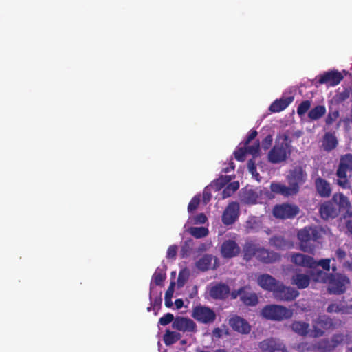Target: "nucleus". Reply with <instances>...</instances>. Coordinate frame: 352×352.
Segmentation results:
<instances>
[{
    "instance_id": "1",
    "label": "nucleus",
    "mask_w": 352,
    "mask_h": 352,
    "mask_svg": "<svg viewBox=\"0 0 352 352\" xmlns=\"http://www.w3.org/2000/svg\"><path fill=\"white\" fill-rule=\"evenodd\" d=\"M254 257L266 264L273 263L280 258L279 254L261 247L253 241H247L243 247V258L245 261H249Z\"/></svg>"
},
{
    "instance_id": "2",
    "label": "nucleus",
    "mask_w": 352,
    "mask_h": 352,
    "mask_svg": "<svg viewBox=\"0 0 352 352\" xmlns=\"http://www.w3.org/2000/svg\"><path fill=\"white\" fill-rule=\"evenodd\" d=\"M258 285L263 289L272 292L277 300H286V286L268 274H260L257 277Z\"/></svg>"
},
{
    "instance_id": "3",
    "label": "nucleus",
    "mask_w": 352,
    "mask_h": 352,
    "mask_svg": "<svg viewBox=\"0 0 352 352\" xmlns=\"http://www.w3.org/2000/svg\"><path fill=\"white\" fill-rule=\"evenodd\" d=\"M320 238L321 234L317 228L305 227L298 232L300 250L307 253H314L316 243Z\"/></svg>"
},
{
    "instance_id": "4",
    "label": "nucleus",
    "mask_w": 352,
    "mask_h": 352,
    "mask_svg": "<svg viewBox=\"0 0 352 352\" xmlns=\"http://www.w3.org/2000/svg\"><path fill=\"white\" fill-rule=\"evenodd\" d=\"M347 172H352V154L342 155L336 175L338 178L337 184L342 188H349L350 182L347 178Z\"/></svg>"
},
{
    "instance_id": "5",
    "label": "nucleus",
    "mask_w": 352,
    "mask_h": 352,
    "mask_svg": "<svg viewBox=\"0 0 352 352\" xmlns=\"http://www.w3.org/2000/svg\"><path fill=\"white\" fill-rule=\"evenodd\" d=\"M289 186H287V196L296 194L299 190L300 185L302 184L307 179V173L300 166H295L287 176Z\"/></svg>"
},
{
    "instance_id": "6",
    "label": "nucleus",
    "mask_w": 352,
    "mask_h": 352,
    "mask_svg": "<svg viewBox=\"0 0 352 352\" xmlns=\"http://www.w3.org/2000/svg\"><path fill=\"white\" fill-rule=\"evenodd\" d=\"M329 284L328 292L331 294L340 295L345 293L346 285L350 284L349 278L341 273H335L331 275Z\"/></svg>"
},
{
    "instance_id": "7",
    "label": "nucleus",
    "mask_w": 352,
    "mask_h": 352,
    "mask_svg": "<svg viewBox=\"0 0 352 352\" xmlns=\"http://www.w3.org/2000/svg\"><path fill=\"white\" fill-rule=\"evenodd\" d=\"M319 212L321 218L324 220L336 218L339 215L337 195H334L331 200L322 204L319 208Z\"/></svg>"
},
{
    "instance_id": "8",
    "label": "nucleus",
    "mask_w": 352,
    "mask_h": 352,
    "mask_svg": "<svg viewBox=\"0 0 352 352\" xmlns=\"http://www.w3.org/2000/svg\"><path fill=\"white\" fill-rule=\"evenodd\" d=\"M344 76L341 72L338 70H329L324 72L316 76L317 83L319 85H326L328 87H335L340 83Z\"/></svg>"
},
{
    "instance_id": "9",
    "label": "nucleus",
    "mask_w": 352,
    "mask_h": 352,
    "mask_svg": "<svg viewBox=\"0 0 352 352\" xmlns=\"http://www.w3.org/2000/svg\"><path fill=\"white\" fill-rule=\"evenodd\" d=\"M263 318L274 321H280L286 317V307L277 305H268L261 310Z\"/></svg>"
},
{
    "instance_id": "10",
    "label": "nucleus",
    "mask_w": 352,
    "mask_h": 352,
    "mask_svg": "<svg viewBox=\"0 0 352 352\" xmlns=\"http://www.w3.org/2000/svg\"><path fill=\"white\" fill-rule=\"evenodd\" d=\"M192 316L203 324L212 323L216 319V314L211 308L201 305L193 309Z\"/></svg>"
},
{
    "instance_id": "11",
    "label": "nucleus",
    "mask_w": 352,
    "mask_h": 352,
    "mask_svg": "<svg viewBox=\"0 0 352 352\" xmlns=\"http://www.w3.org/2000/svg\"><path fill=\"white\" fill-rule=\"evenodd\" d=\"M332 327L333 322L329 317L320 316L314 322L311 336L314 338L320 337L324 333V330L329 329Z\"/></svg>"
},
{
    "instance_id": "12",
    "label": "nucleus",
    "mask_w": 352,
    "mask_h": 352,
    "mask_svg": "<svg viewBox=\"0 0 352 352\" xmlns=\"http://www.w3.org/2000/svg\"><path fill=\"white\" fill-rule=\"evenodd\" d=\"M258 347L261 352H286L285 344L274 338L265 339L260 342Z\"/></svg>"
},
{
    "instance_id": "13",
    "label": "nucleus",
    "mask_w": 352,
    "mask_h": 352,
    "mask_svg": "<svg viewBox=\"0 0 352 352\" xmlns=\"http://www.w3.org/2000/svg\"><path fill=\"white\" fill-rule=\"evenodd\" d=\"M239 206L236 202H232L225 209L222 214V222L226 226L233 224L239 218Z\"/></svg>"
},
{
    "instance_id": "14",
    "label": "nucleus",
    "mask_w": 352,
    "mask_h": 352,
    "mask_svg": "<svg viewBox=\"0 0 352 352\" xmlns=\"http://www.w3.org/2000/svg\"><path fill=\"white\" fill-rule=\"evenodd\" d=\"M230 293L229 286L223 283H215L209 289V294L214 300H224L228 297Z\"/></svg>"
},
{
    "instance_id": "15",
    "label": "nucleus",
    "mask_w": 352,
    "mask_h": 352,
    "mask_svg": "<svg viewBox=\"0 0 352 352\" xmlns=\"http://www.w3.org/2000/svg\"><path fill=\"white\" fill-rule=\"evenodd\" d=\"M172 326L173 329L183 332H194L197 328L196 324L192 320L184 317H177Z\"/></svg>"
},
{
    "instance_id": "16",
    "label": "nucleus",
    "mask_w": 352,
    "mask_h": 352,
    "mask_svg": "<svg viewBox=\"0 0 352 352\" xmlns=\"http://www.w3.org/2000/svg\"><path fill=\"white\" fill-rule=\"evenodd\" d=\"M229 324L234 331L243 334H248L251 331V326L248 321L238 316L231 318Z\"/></svg>"
},
{
    "instance_id": "17",
    "label": "nucleus",
    "mask_w": 352,
    "mask_h": 352,
    "mask_svg": "<svg viewBox=\"0 0 352 352\" xmlns=\"http://www.w3.org/2000/svg\"><path fill=\"white\" fill-rule=\"evenodd\" d=\"M221 252L223 257L232 258L239 254L240 248L234 241L227 240L222 243Z\"/></svg>"
},
{
    "instance_id": "18",
    "label": "nucleus",
    "mask_w": 352,
    "mask_h": 352,
    "mask_svg": "<svg viewBox=\"0 0 352 352\" xmlns=\"http://www.w3.org/2000/svg\"><path fill=\"white\" fill-rule=\"evenodd\" d=\"M292 261L298 265L305 267L314 268L315 260L312 256L301 253H295L292 255Z\"/></svg>"
},
{
    "instance_id": "19",
    "label": "nucleus",
    "mask_w": 352,
    "mask_h": 352,
    "mask_svg": "<svg viewBox=\"0 0 352 352\" xmlns=\"http://www.w3.org/2000/svg\"><path fill=\"white\" fill-rule=\"evenodd\" d=\"M317 192L321 197H329L331 194L329 182L322 177H317L314 182Z\"/></svg>"
},
{
    "instance_id": "20",
    "label": "nucleus",
    "mask_w": 352,
    "mask_h": 352,
    "mask_svg": "<svg viewBox=\"0 0 352 352\" xmlns=\"http://www.w3.org/2000/svg\"><path fill=\"white\" fill-rule=\"evenodd\" d=\"M338 145V140L335 134L331 132L324 133L322 140V147L326 152H331L336 149Z\"/></svg>"
},
{
    "instance_id": "21",
    "label": "nucleus",
    "mask_w": 352,
    "mask_h": 352,
    "mask_svg": "<svg viewBox=\"0 0 352 352\" xmlns=\"http://www.w3.org/2000/svg\"><path fill=\"white\" fill-rule=\"evenodd\" d=\"M337 204L339 207V214L343 212L344 218L352 217L351 206L347 197L343 194H340L338 200L337 199Z\"/></svg>"
},
{
    "instance_id": "22",
    "label": "nucleus",
    "mask_w": 352,
    "mask_h": 352,
    "mask_svg": "<svg viewBox=\"0 0 352 352\" xmlns=\"http://www.w3.org/2000/svg\"><path fill=\"white\" fill-rule=\"evenodd\" d=\"M286 159V149L282 146H274L268 154V160L270 162L276 164L284 161Z\"/></svg>"
},
{
    "instance_id": "23",
    "label": "nucleus",
    "mask_w": 352,
    "mask_h": 352,
    "mask_svg": "<svg viewBox=\"0 0 352 352\" xmlns=\"http://www.w3.org/2000/svg\"><path fill=\"white\" fill-rule=\"evenodd\" d=\"M166 273L164 272V271L162 269L157 267L152 276V282L151 283V285H150V296H151V293H153V291L154 289L153 286V283L155 285L161 286L163 285V283H164V280L166 279Z\"/></svg>"
},
{
    "instance_id": "24",
    "label": "nucleus",
    "mask_w": 352,
    "mask_h": 352,
    "mask_svg": "<svg viewBox=\"0 0 352 352\" xmlns=\"http://www.w3.org/2000/svg\"><path fill=\"white\" fill-rule=\"evenodd\" d=\"M309 283V276L303 274H296L293 276L292 279V283L296 285L298 289H305L307 287Z\"/></svg>"
},
{
    "instance_id": "25",
    "label": "nucleus",
    "mask_w": 352,
    "mask_h": 352,
    "mask_svg": "<svg viewBox=\"0 0 352 352\" xmlns=\"http://www.w3.org/2000/svg\"><path fill=\"white\" fill-rule=\"evenodd\" d=\"M247 287H244V292H243L242 296H241V300L248 306H255L258 302L257 295L254 292H250L246 290Z\"/></svg>"
},
{
    "instance_id": "26",
    "label": "nucleus",
    "mask_w": 352,
    "mask_h": 352,
    "mask_svg": "<svg viewBox=\"0 0 352 352\" xmlns=\"http://www.w3.org/2000/svg\"><path fill=\"white\" fill-rule=\"evenodd\" d=\"M231 180L232 177L230 175H221L210 184V186L214 189L215 191H219L229 184Z\"/></svg>"
},
{
    "instance_id": "27",
    "label": "nucleus",
    "mask_w": 352,
    "mask_h": 352,
    "mask_svg": "<svg viewBox=\"0 0 352 352\" xmlns=\"http://www.w3.org/2000/svg\"><path fill=\"white\" fill-rule=\"evenodd\" d=\"M326 113V107L324 105H317L308 112V117L311 120H317Z\"/></svg>"
},
{
    "instance_id": "28",
    "label": "nucleus",
    "mask_w": 352,
    "mask_h": 352,
    "mask_svg": "<svg viewBox=\"0 0 352 352\" xmlns=\"http://www.w3.org/2000/svg\"><path fill=\"white\" fill-rule=\"evenodd\" d=\"M309 324L305 322L295 321L292 324V330L300 336H306L309 331Z\"/></svg>"
},
{
    "instance_id": "29",
    "label": "nucleus",
    "mask_w": 352,
    "mask_h": 352,
    "mask_svg": "<svg viewBox=\"0 0 352 352\" xmlns=\"http://www.w3.org/2000/svg\"><path fill=\"white\" fill-rule=\"evenodd\" d=\"M212 260V256L211 255L206 254L197 261L196 266L201 271H207L210 267Z\"/></svg>"
},
{
    "instance_id": "30",
    "label": "nucleus",
    "mask_w": 352,
    "mask_h": 352,
    "mask_svg": "<svg viewBox=\"0 0 352 352\" xmlns=\"http://www.w3.org/2000/svg\"><path fill=\"white\" fill-rule=\"evenodd\" d=\"M331 342L329 339H322L317 342L316 347L320 352H331L335 349Z\"/></svg>"
},
{
    "instance_id": "31",
    "label": "nucleus",
    "mask_w": 352,
    "mask_h": 352,
    "mask_svg": "<svg viewBox=\"0 0 352 352\" xmlns=\"http://www.w3.org/2000/svg\"><path fill=\"white\" fill-rule=\"evenodd\" d=\"M272 214L276 219H285L286 218V203L275 205L272 209Z\"/></svg>"
},
{
    "instance_id": "32",
    "label": "nucleus",
    "mask_w": 352,
    "mask_h": 352,
    "mask_svg": "<svg viewBox=\"0 0 352 352\" xmlns=\"http://www.w3.org/2000/svg\"><path fill=\"white\" fill-rule=\"evenodd\" d=\"M180 337L179 333L166 330L164 336V342L166 345H170L179 340Z\"/></svg>"
},
{
    "instance_id": "33",
    "label": "nucleus",
    "mask_w": 352,
    "mask_h": 352,
    "mask_svg": "<svg viewBox=\"0 0 352 352\" xmlns=\"http://www.w3.org/2000/svg\"><path fill=\"white\" fill-rule=\"evenodd\" d=\"M286 109V98L283 96L279 100H276L269 107V110L272 113L280 112Z\"/></svg>"
},
{
    "instance_id": "34",
    "label": "nucleus",
    "mask_w": 352,
    "mask_h": 352,
    "mask_svg": "<svg viewBox=\"0 0 352 352\" xmlns=\"http://www.w3.org/2000/svg\"><path fill=\"white\" fill-rule=\"evenodd\" d=\"M332 273H327L321 270H316L313 273L315 281L327 283Z\"/></svg>"
},
{
    "instance_id": "35",
    "label": "nucleus",
    "mask_w": 352,
    "mask_h": 352,
    "mask_svg": "<svg viewBox=\"0 0 352 352\" xmlns=\"http://www.w3.org/2000/svg\"><path fill=\"white\" fill-rule=\"evenodd\" d=\"M189 232L196 239L204 238L208 234V229L204 227H192Z\"/></svg>"
},
{
    "instance_id": "36",
    "label": "nucleus",
    "mask_w": 352,
    "mask_h": 352,
    "mask_svg": "<svg viewBox=\"0 0 352 352\" xmlns=\"http://www.w3.org/2000/svg\"><path fill=\"white\" fill-rule=\"evenodd\" d=\"M271 245L278 249H283L286 246V240L281 236H274L270 239Z\"/></svg>"
},
{
    "instance_id": "37",
    "label": "nucleus",
    "mask_w": 352,
    "mask_h": 352,
    "mask_svg": "<svg viewBox=\"0 0 352 352\" xmlns=\"http://www.w3.org/2000/svg\"><path fill=\"white\" fill-rule=\"evenodd\" d=\"M174 286L175 283L171 282L165 293V306L168 308L173 306L172 297L174 292Z\"/></svg>"
},
{
    "instance_id": "38",
    "label": "nucleus",
    "mask_w": 352,
    "mask_h": 352,
    "mask_svg": "<svg viewBox=\"0 0 352 352\" xmlns=\"http://www.w3.org/2000/svg\"><path fill=\"white\" fill-rule=\"evenodd\" d=\"M311 102L309 100L302 101L297 107V113L299 116H304L310 109Z\"/></svg>"
},
{
    "instance_id": "39",
    "label": "nucleus",
    "mask_w": 352,
    "mask_h": 352,
    "mask_svg": "<svg viewBox=\"0 0 352 352\" xmlns=\"http://www.w3.org/2000/svg\"><path fill=\"white\" fill-rule=\"evenodd\" d=\"M270 189L274 193L286 196V186L284 184L272 182L270 184Z\"/></svg>"
},
{
    "instance_id": "40",
    "label": "nucleus",
    "mask_w": 352,
    "mask_h": 352,
    "mask_svg": "<svg viewBox=\"0 0 352 352\" xmlns=\"http://www.w3.org/2000/svg\"><path fill=\"white\" fill-rule=\"evenodd\" d=\"M248 168L249 172L252 175L253 177L258 182H260L261 177L256 170V166L254 159H251L248 162Z\"/></svg>"
},
{
    "instance_id": "41",
    "label": "nucleus",
    "mask_w": 352,
    "mask_h": 352,
    "mask_svg": "<svg viewBox=\"0 0 352 352\" xmlns=\"http://www.w3.org/2000/svg\"><path fill=\"white\" fill-rule=\"evenodd\" d=\"M245 148L247 149L248 154H250L253 156V157H256L259 155L260 151V142L258 140H257L253 145L249 146H245Z\"/></svg>"
},
{
    "instance_id": "42",
    "label": "nucleus",
    "mask_w": 352,
    "mask_h": 352,
    "mask_svg": "<svg viewBox=\"0 0 352 352\" xmlns=\"http://www.w3.org/2000/svg\"><path fill=\"white\" fill-rule=\"evenodd\" d=\"M248 154L247 149L245 146L238 148L234 152V155L235 159L239 162H243L245 159V155Z\"/></svg>"
},
{
    "instance_id": "43",
    "label": "nucleus",
    "mask_w": 352,
    "mask_h": 352,
    "mask_svg": "<svg viewBox=\"0 0 352 352\" xmlns=\"http://www.w3.org/2000/svg\"><path fill=\"white\" fill-rule=\"evenodd\" d=\"M239 185L238 182L230 183L228 186L223 190V197L230 195V192L233 193L238 190Z\"/></svg>"
},
{
    "instance_id": "44",
    "label": "nucleus",
    "mask_w": 352,
    "mask_h": 352,
    "mask_svg": "<svg viewBox=\"0 0 352 352\" xmlns=\"http://www.w3.org/2000/svg\"><path fill=\"white\" fill-rule=\"evenodd\" d=\"M339 111L338 110H330L326 119L325 123L327 125H331L339 117Z\"/></svg>"
},
{
    "instance_id": "45",
    "label": "nucleus",
    "mask_w": 352,
    "mask_h": 352,
    "mask_svg": "<svg viewBox=\"0 0 352 352\" xmlns=\"http://www.w3.org/2000/svg\"><path fill=\"white\" fill-rule=\"evenodd\" d=\"M175 319V318H174V316H173V314L167 313V314H164L162 317H161L160 318L158 323L160 325L166 326V325L170 324L172 322H173Z\"/></svg>"
},
{
    "instance_id": "46",
    "label": "nucleus",
    "mask_w": 352,
    "mask_h": 352,
    "mask_svg": "<svg viewBox=\"0 0 352 352\" xmlns=\"http://www.w3.org/2000/svg\"><path fill=\"white\" fill-rule=\"evenodd\" d=\"M246 227L248 230H257L260 228V221L256 217H252L247 221Z\"/></svg>"
},
{
    "instance_id": "47",
    "label": "nucleus",
    "mask_w": 352,
    "mask_h": 352,
    "mask_svg": "<svg viewBox=\"0 0 352 352\" xmlns=\"http://www.w3.org/2000/svg\"><path fill=\"white\" fill-rule=\"evenodd\" d=\"M330 263H331V258H322L318 261H315V264H314V268H315L317 266H321L323 270L328 272L330 270V268H331Z\"/></svg>"
},
{
    "instance_id": "48",
    "label": "nucleus",
    "mask_w": 352,
    "mask_h": 352,
    "mask_svg": "<svg viewBox=\"0 0 352 352\" xmlns=\"http://www.w3.org/2000/svg\"><path fill=\"white\" fill-rule=\"evenodd\" d=\"M200 203V197L199 195L195 196L189 202L188 206V212H192L199 206Z\"/></svg>"
},
{
    "instance_id": "49",
    "label": "nucleus",
    "mask_w": 352,
    "mask_h": 352,
    "mask_svg": "<svg viewBox=\"0 0 352 352\" xmlns=\"http://www.w3.org/2000/svg\"><path fill=\"white\" fill-rule=\"evenodd\" d=\"M299 213V208L297 206L287 204V219H292Z\"/></svg>"
},
{
    "instance_id": "50",
    "label": "nucleus",
    "mask_w": 352,
    "mask_h": 352,
    "mask_svg": "<svg viewBox=\"0 0 352 352\" xmlns=\"http://www.w3.org/2000/svg\"><path fill=\"white\" fill-rule=\"evenodd\" d=\"M344 340V336L342 334H334L331 339L330 340L332 342V345L334 349H336L340 343H342Z\"/></svg>"
},
{
    "instance_id": "51",
    "label": "nucleus",
    "mask_w": 352,
    "mask_h": 352,
    "mask_svg": "<svg viewBox=\"0 0 352 352\" xmlns=\"http://www.w3.org/2000/svg\"><path fill=\"white\" fill-rule=\"evenodd\" d=\"M211 188H212L210 185L208 186H206L203 192V201L206 204H208L211 198H212V194H211Z\"/></svg>"
},
{
    "instance_id": "52",
    "label": "nucleus",
    "mask_w": 352,
    "mask_h": 352,
    "mask_svg": "<svg viewBox=\"0 0 352 352\" xmlns=\"http://www.w3.org/2000/svg\"><path fill=\"white\" fill-rule=\"evenodd\" d=\"M177 246L175 245L169 246L167 250L166 257L168 258H175L177 255Z\"/></svg>"
},
{
    "instance_id": "53",
    "label": "nucleus",
    "mask_w": 352,
    "mask_h": 352,
    "mask_svg": "<svg viewBox=\"0 0 352 352\" xmlns=\"http://www.w3.org/2000/svg\"><path fill=\"white\" fill-rule=\"evenodd\" d=\"M272 143V137L270 135H267L262 141L261 146L264 150L270 148Z\"/></svg>"
},
{
    "instance_id": "54",
    "label": "nucleus",
    "mask_w": 352,
    "mask_h": 352,
    "mask_svg": "<svg viewBox=\"0 0 352 352\" xmlns=\"http://www.w3.org/2000/svg\"><path fill=\"white\" fill-rule=\"evenodd\" d=\"M298 295H299V292L297 290H296L290 287H287V301L294 300Z\"/></svg>"
},
{
    "instance_id": "55",
    "label": "nucleus",
    "mask_w": 352,
    "mask_h": 352,
    "mask_svg": "<svg viewBox=\"0 0 352 352\" xmlns=\"http://www.w3.org/2000/svg\"><path fill=\"white\" fill-rule=\"evenodd\" d=\"M257 135H258L257 131L256 130L252 129L249 132L246 139L244 141V145L248 146L250 143V142L252 140H253L257 136Z\"/></svg>"
},
{
    "instance_id": "56",
    "label": "nucleus",
    "mask_w": 352,
    "mask_h": 352,
    "mask_svg": "<svg viewBox=\"0 0 352 352\" xmlns=\"http://www.w3.org/2000/svg\"><path fill=\"white\" fill-rule=\"evenodd\" d=\"M342 310V308L340 305L336 304V303H331L328 305L327 308V311L329 313H338Z\"/></svg>"
},
{
    "instance_id": "57",
    "label": "nucleus",
    "mask_w": 352,
    "mask_h": 352,
    "mask_svg": "<svg viewBox=\"0 0 352 352\" xmlns=\"http://www.w3.org/2000/svg\"><path fill=\"white\" fill-rule=\"evenodd\" d=\"M195 224H204L207 221V217L204 213H199L195 217Z\"/></svg>"
},
{
    "instance_id": "58",
    "label": "nucleus",
    "mask_w": 352,
    "mask_h": 352,
    "mask_svg": "<svg viewBox=\"0 0 352 352\" xmlns=\"http://www.w3.org/2000/svg\"><path fill=\"white\" fill-rule=\"evenodd\" d=\"M161 295L162 292H160V294L157 295L153 299H152V297H150L151 300H152V305L153 307H160L161 305L162 301Z\"/></svg>"
},
{
    "instance_id": "59",
    "label": "nucleus",
    "mask_w": 352,
    "mask_h": 352,
    "mask_svg": "<svg viewBox=\"0 0 352 352\" xmlns=\"http://www.w3.org/2000/svg\"><path fill=\"white\" fill-rule=\"evenodd\" d=\"M336 256H337L338 260L342 261L346 257V253L344 250L338 248L336 251Z\"/></svg>"
},
{
    "instance_id": "60",
    "label": "nucleus",
    "mask_w": 352,
    "mask_h": 352,
    "mask_svg": "<svg viewBox=\"0 0 352 352\" xmlns=\"http://www.w3.org/2000/svg\"><path fill=\"white\" fill-rule=\"evenodd\" d=\"M244 287H242L239 288L238 290H234L231 293V297L232 299H236L239 296H242L243 292H244Z\"/></svg>"
},
{
    "instance_id": "61",
    "label": "nucleus",
    "mask_w": 352,
    "mask_h": 352,
    "mask_svg": "<svg viewBox=\"0 0 352 352\" xmlns=\"http://www.w3.org/2000/svg\"><path fill=\"white\" fill-rule=\"evenodd\" d=\"M350 92L349 90H344V91L340 93L339 98L341 100H345L349 97Z\"/></svg>"
},
{
    "instance_id": "62",
    "label": "nucleus",
    "mask_w": 352,
    "mask_h": 352,
    "mask_svg": "<svg viewBox=\"0 0 352 352\" xmlns=\"http://www.w3.org/2000/svg\"><path fill=\"white\" fill-rule=\"evenodd\" d=\"M175 305L177 309H180L184 305V301L182 299H180V298L176 299L175 301Z\"/></svg>"
},
{
    "instance_id": "63",
    "label": "nucleus",
    "mask_w": 352,
    "mask_h": 352,
    "mask_svg": "<svg viewBox=\"0 0 352 352\" xmlns=\"http://www.w3.org/2000/svg\"><path fill=\"white\" fill-rule=\"evenodd\" d=\"M346 228L347 230L350 232V234L352 235V220H348L346 222Z\"/></svg>"
},
{
    "instance_id": "64",
    "label": "nucleus",
    "mask_w": 352,
    "mask_h": 352,
    "mask_svg": "<svg viewBox=\"0 0 352 352\" xmlns=\"http://www.w3.org/2000/svg\"><path fill=\"white\" fill-rule=\"evenodd\" d=\"M234 169V164L232 162H230V166L228 167H226V168H223V171L224 173H228L230 170H233Z\"/></svg>"
}]
</instances>
